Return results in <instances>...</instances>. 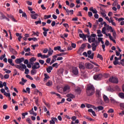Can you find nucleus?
Returning <instances> with one entry per match:
<instances>
[{
    "label": "nucleus",
    "mask_w": 124,
    "mask_h": 124,
    "mask_svg": "<svg viewBox=\"0 0 124 124\" xmlns=\"http://www.w3.org/2000/svg\"><path fill=\"white\" fill-rule=\"evenodd\" d=\"M94 93H95L94 87H93V85H88L86 89L87 95L88 96H92V95H93V94H94Z\"/></svg>",
    "instance_id": "1"
},
{
    "label": "nucleus",
    "mask_w": 124,
    "mask_h": 124,
    "mask_svg": "<svg viewBox=\"0 0 124 124\" xmlns=\"http://www.w3.org/2000/svg\"><path fill=\"white\" fill-rule=\"evenodd\" d=\"M109 81L111 82V83H113L114 84H118L119 83V81L118 80V78L116 77H111L109 78Z\"/></svg>",
    "instance_id": "2"
},
{
    "label": "nucleus",
    "mask_w": 124,
    "mask_h": 124,
    "mask_svg": "<svg viewBox=\"0 0 124 124\" xmlns=\"http://www.w3.org/2000/svg\"><path fill=\"white\" fill-rule=\"evenodd\" d=\"M93 79L94 80H97V81H98L99 80H101L103 76L101 74H99L97 75H94L93 76Z\"/></svg>",
    "instance_id": "3"
},
{
    "label": "nucleus",
    "mask_w": 124,
    "mask_h": 124,
    "mask_svg": "<svg viewBox=\"0 0 124 124\" xmlns=\"http://www.w3.org/2000/svg\"><path fill=\"white\" fill-rule=\"evenodd\" d=\"M38 68H40L39 62H36L34 63V65L32 64V69H38Z\"/></svg>",
    "instance_id": "4"
},
{
    "label": "nucleus",
    "mask_w": 124,
    "mask_h": 124,
    "mask_svg": "<svg viewBox=\"0 0 124 124\" xmlns=\"http://www.w3.org/2000/svg\"><path fill=\"white\" fill-rule=\"evenodd\" d=\"M87 55H88V58L91 59V60L93 59V56H94V53H92V50H88L87 51Z\"/></svg>",
    "instance_id": "5"
},
{
    "label": "nucleus",
    "mask_w": 124,
    "mask_h": 124,
    "mask_svg": "<svg viewBox=\"0 0 124 124\" xmlns=\"http://www.w3.org/2000/svg\"><path fill=\"white\" fill-rule=\"evenodd\" d=\"M20 65H22V67L23 69H25V74H29L30 73V70H29V69H27V66H26V65L21 63Z\"/></svg>",
    "instance_id": "6"
},
{
    "label": "nucleus",
    "mask_w": 124,
    "mask_h": 124,
    "mask_svg": "<svg viewBox=\"0 0 124 124\" xmlns=\"http://www.w3.org/2000/svg\"><path fill=\"white\" fill-rule=\"evenodd\" d=\"M25 61V58L24 57L16 59L15 61V62L17 64H19V63H21V62H23Z\"/></svg>",
    "instance_id": "7"
},
{
    "label": "nucleus",
    "mask_w": 124,
    "mask_h": 124,
    "mask_svg": "<svg viewBox=\"0 0 124 124\" xmlns=\"http://www.w3.org/2000/svg\"><path fill=\"white\" fill-rule=\"evenodd\" d=\"M72 73L74 75H78L79 74V72L78 71V69L76 67H74L72 69Z\"/></svg>",
    "instance_id": "8"
},
{
    "label": "nucleus",
    "mask_w": 124,
    "mask_h": 124,
    "mask_svg": "<svg viewBox=\"0 0 124 124\" xmlns=\"http://www.w3.org/2000/svg\"><path fill=\"white\" fill-rule=\"evenodd\" d=\"M85 67L87 68V69H93V65L91 63H85Z\"/></svg>",
    "instance_id": "9"
},
{
    "label": "nucleus",
    "mask_w": 124,
    "mask_h": 124,
    "mask_svg": "<svg viewBox=\"0 0 124 124\" xmlns=\"http://www.w3.org/2000/svg\"><path fill=\"white\" fill-rule=\"evenodd\" d=\"M103 98L105 103H109L110 100H109V98H108V97L106 96V95L104 94L103 96Z\"/></svg>",
    "instance_id": "10"
},
{
    "label": "nucleus",
    "mask_w": 124,
    "mask_h": 124,
    "mask_svg": "<svg viewBox=\"0 0 124 124\" xmlns=\"http://www.w3.org/2000/svg\"><path fill=\"white\" fill-rule=\"evenodd\" d=\"M95 94L96 97H98V98H100V97H101V92L100 90H96Z\"/></svg>",
    "instance_id": "11"
},
{
    "label": "nucleus",
    "mask_w": 124,
    "mask_h": 124,
    "mask_svg": "<svg viewBox=\"0 0 124 124\" xmlns=\"http://www.w3.org/2000/svg\"><path fill=\"white\" fill-rule=\"evenodd\" d=\"M70 89V87L68 85H66L64 87L63 89V91L64 93H65L66 92H68L69 90Z\"/></svg>",
    "instance_id": "12"
},
{
    "label": "nucleus",
    "mask_w": 124,
    "mask_h": 124,
    "mask_svg": "<svg viewBox=\"0 0 124 124\" xmlns=\"http://www.w3.org/2000/svg\"><path fill=\"white\" fill-rule=\"evenodd\" d=\"M75 92L78 94H80L81 93H82V89L80 87H78L77 89H75Z\"/></svg>",
    "instance_id": "13"
},
{
    "label": "nucleus",
    "mask_w": 124,
    "mask_h": 124,
    "mask_svg": "<svg viewBox=\"0 0 124 124\" xmlns=\"http://www.w3.org/2000/svg\"><path fill=\"white\" fill-rule=\"evenodd\" d=\"M21 81H20V82H19V84H20V85H25V83H26V82L28 81V80L25 79L24 78H21Z\"/></svg>",
    "instance_id": "14"
},
{
    "label": "nucleus",
    "mask_w": 124,
    "mask_h": 124,
    "mask_svg": "<svg viewBox=\"0 0 124 124\" xmlns=\"http://www.w3.org/2000/svg\"><path fill=\"white\" fill-rule=\"evenodd\" d=\"M52 70H53V67H52L51 66H49L46 68V71L47 73H51Z\"/></svg>",
    "instance_id": "15"
},
{
    "label": "nucleus",
    "mask_w": 124,
    "mask_h": 124,
    "mask_svg": "<svg viewBox=\"0 0 124 124\" xmlns=\"http://www.w3.org/2000/svg\"><path fill=\"white\" fill-rule=\"evenodd\" d=\"M35 61H36V59L34 57H32L30 59L29 63H30V64H33L32 62H35Z\"/></svg>",
    "instance_id": "16"
},
{
    "label": "nucleus",
    "mask_w": 124,
    "mask_h": 124,
    "mask_svg": "<svg viewBox=\"0 0 124 124\" xmlns=\"http://www.w3.org/2000/svg\"><path fill=\"white\" fill-rule=\"evenodd\" d=\"M31 18H32V19H37V17L38 16V14H33V15H31Z\"/></svg>",
    "instance_id": "17"
},
{
    "label": "nucleus",
    "mask_w": 124,
    "mask_h": 124,
    "mask_svg": "<svg viewBox=\"0 0 124 124\" xmlns=\"http://www.w3.org/2000/svg\"><path fill=\"white\" fill-rule=\"evenodd\" d=\"M13 61L12 60V59H8V62H9V63H10V64H11V65H12V66H14L15 64H14V63H13Z\"/></svg>",
    "instance_id": "18"
},
{
    "label": "nucleus",
    "mask_w": 124,
    "mask_h": 124,
    "mask_svg": "<svg viewBox=\"0 0 124 124\" xmlns=\"http://www.w3.org/2000/svg\"><path fill=\"white\" fill-rule=\"evenodd\" d=\"M118 96L122 99H124V93H119Z\"/></svg>",
    "instance_id": "19"
},
{
    "label": "nucleus",
    "mask_w": 124,
    "mask_h": 124,
    "mask_svg": "<svg viewBox=\"0 0 124 124\" xmlns=\"http://www.w3.org/2000/svg\"><path fill=\"white\" fill-rule=\"evenodd\" d=\"M10 51L11 52V53H12V54H13V55H17V51H16V50H15V49L14 48H11Z\"/></svg>",
    "instance_id": "20"
},
{
    "label": "nucleus",
    "mask_w": 124,
    "mask_h": 124,
    "mask_svg": "<svg viewBox=\"0 0 124 124\" xmlns=\"http://www.w3.org/2000/svg\"><path fill=\"white\" fill-rule=\"evenodd\" d=\"M84 118H85L87 120H88L89 121H90V122H93V121H94V120L91 118V117H90L89 116H84Z\"/></svg>",
    "instance_id": "21"
},
{
    "label": "nucleus",
    "mask_w": 124,
    "mask_h": 124,
    "mask_svg": "<svg viewBox=\"0 0 124 124\" xmlns=\"http://www.w3.org/2000/svg\"><path fill=\"white\" fill-rule=\"evenodd\" d=\"M67 97H69L70 98H75V95L73 94L69 93L67 94Z\"/></svg>",
    "instance_id": "22"
},
{
    "label": "nucleus",
    "mask_w": 124,
    "mask_h": 124,
    "mask_svg": "<svg viewBox=\"0 0 124 124\" xmlns=\"http://www.w3.org/2000/svg\"><path fill=\"white\" fill-rule=\"evenodd\" d=\"M14 66H15L16 68L19 69V70L23 71V67H22V66H20V65H15Z\"/></svg>",
    "instance_id": "23"
},
{
    "label": "nucleus",
    "mask_w": 124,
    "mask_h": 124,
    "mask_svg": "<svg viewBox=\"0 0 124 124\" xmlns=\"http://www.w3.org/2000/svg\"><path fill=\"white\" fill-rule=\"evenodd\" d=\"M53 52H54V51H53V50L51 49V48H50L48 49V56H52V55H53Z\"/></svg>",
    "instance_id": "24"
},
{
    "label": "nucleus",
    "mask_w": 124,
    "mask_h": 124,
    "mask_svg": "<svg viewBox=\"0 0 124 124\" xmlns=\"http://www.w3.org/2000/svg\"><path fill=\"white\" fill-rule=\"evenodd\" d=\"M45 78H44V81L45 82L47 79H50V77L47 75V74H44Z\"/></svg>",
    "instance_id": "25"
},
{
    "label": "nucleus",
    "mask_w": 124,
    "mask_h": 124,
    "mask_svg": "<svg viewBox=\"0 0 124 124\" xmlns=\"http://www.w3.org/2000/svg\"><path fill=\"white\" fill-rule=\"evenodd\" d=\"M46 86H47V87H51L52 85H53V83L52 82V81H48L46 84Z\"/></svg>",
    "instance_id": "26"
},
{
    "label": "nucleus",
    "mask_w": 124,
    "mask_h": 124,
    "mask_svg": "<svg viewBox=\"0 0 124 124\" xmlns=\"http://www.w3.org/2000/svg\"><path fill=\"white\" fill-rule=\"evenodd\" d=\"M97 58L98 59H100V60H101V61H103V57H102V55H101L99 54H97Z\"/></svg>",
    "instance_id": "27"
},
{
    "label": "nucleus",
    "mask_w": 124,
    "mask_h": 124,
    "mask_svg": "<svg viewBox=\"0 0 124 124\" xmlns=\"http://www.w3.org/2000/svg\"><path fill=\"white\" fill-rule=\"evenodd\" d=\"M31 75H34V74H36V70L35 69H32L31 71Z\"/></svg>",
    "instance_id": "28"
},
{
    "label": "nucleus",
    "mask_w": 124,
    "mask_h": 124,
    "mask_svg": "<svg viewBox=\"0 0 124 124\" xmlns=\"http://www.w3.org/2000/svg\"><path fill=\"white\" fill-rule=\"evenodd\" d=\"M79 36L80 37V38H86V35H85L84 33L79 34Z\"/></svg>",
    "instance_id": "29"
},
{
    "label": "nucleus",
    "mask_w": 124,
    "mask_h": 124,
    "mask_svg": "<svg viewBox=\"0 0 124 124\" xmlns=\"http://www.w3.org/2000/svg\"><path fill=\"white\" fill-rule=\"evenodd\" d=\"M9 18H10V19H12V21H13V22H17V20H16V19L14 18L13 16L10 15Z\"/></svg>",
    "instance_id": "30"
},
{
    "label": "nucleus",
    "mask_w": 124,
    "mask_h": 124,
    "mask_svg": "<svg viewBox=\"0 0 124 124\" xmlns=\"http://www.w3.org/2000/svg\"><path fill=\"white\" fill-rule=\"evenodd\" d=\"M26 122L28 123L29 124H32V123H31V118H28L26 119Z\"/></svg>",
    "instance_id": "31"
},
{
    "label": "nucleus",
    "mask_w": 124,
    "mask_h": 124,
    "mask_svg": "<svg viewBox=\"0 0 124 124\" xmlns=\"http://www.w3.org/2000/svg\"><path fill=\"white\" fill-rule=\"evenodd\" d=\"M106 27H104L102 28V32L104 34H106Z\"/></svg>",
    "instance_id": "32"
},
{
    "label": "nucleus",
    "mask_w": 124,
    "mask_h": 124,
    "mask_svg": "<svg viewBox=\"0 0 124 124\" xmlns=\"http://www.w3.org/2000/svg\"><path fill=\"white\" fill-rule=\"evenodd\" d=\"M51 16V15H49L48 16L45 15L44 16V19H45V20H46V19H50Z\"/></svg>",
    "instance_id": "33"
},
{
    "label": "nucleus",
    "mask_w": 124,
    "mask_h": 124,
    "mask_svg": "<svg viewBox=\"0 0 124 124\" xmlns=\"http://www.w3.org/2000/svg\"><path fill=\"white\" fill-rule=\"evenodd\" d=\"M79 68L80 69H85V68H86V67H85V66H84L83 64H80L79 65Z\"/></svg>",
    "instance_id": "34"
},
{
    "label": "nucleus",
    "mask_w": 124,
    "mask_h": 124,
    "mask_svg": "<svg viewBox=\"0 0 124 124\" xmlns=\"http://www.w3.org/2000/svg\"><path fill=\"white\" fill-rule=\"evenodd\" d=\"M60 49H61L60 46H56L54 48V51H57V50H58V51H60Z\"/></svg>",
    "instance_id": "35"
},
{
    "label": "nucleus",
    "mask_w": 124,
    "mask_h": 124,
    "mask_svg": "<svg viewBox=\"0 0 124 124\" xmlns=\"http://www.w3.org/2000/svg\"><path fill=\"white\" fill-rule=\"evenodd\" d=\"M103 109H104V107H103V106H100L98 107V111H101L103 110Z\"/></svg>",
    "instance_id": "36"
},
{
    "label": "nucleus",
    "mask_w": 124,
    "mask_h": 124,
    "mask_svg": "<svg viewBox=\"0 0 124 124\" xmlns=\"http://www.w3.org/2000/svg\"><path fill=\"white\" fill-rule=\"evenodd\" d=\"M1 16H0V20H3V19H5V18H6V16H4V15H3V14H1Z\"/></svg>",
    "instance_id": "37"
},
{
    "label": "nucleus",
    "mask_w": 124,
    "mask_h": 124,
    "mask_svg": "<svg viewBox=\"0 0 124 124\" xmlns=\"http://www.w3.org/2000/svg\"><path fill=\"white\" fill-rule=\"evenodd\" d=\"M108 92H110L111 93H113L114 92V89L110 87L108 88Z\"/></svg>",
    "instance_id": "38"
},
{
    "label": "nucleus",
    "mask_w": 124,
    "mask_h": 124,
    "mask_svg": "<svg viewBox=\"0 0 124 124\" xmlns=\"http://www.w3.org/2000/svg\"><path fill=\"white\" fill-rule=\"evenodd\" d=\"M26 77L27 78H28V79H30V80H31V81H32V80H33V78H32V77H31V76H30L29 75H27L26 76Z\"/></svg>",
    "instance_id": "39"
},
{
    "label": "nucleus",
    "mask_w": 124,
    "mask_h": 124,
    "mask_svg": "<svg viewBox=\"0 0 124 124\" xmlns=\"http://www.w3.org/2000/svg\"><path fill=\"white\" fill-rule=\"evenodd\" d=\"M50 124H55V122L54 121V117L51 118V120L49 121Z\"/></svg>",
    "instance_id": "40"
},
{
    "label": "nucleus",
    "mask_w": 124,
    "mask_h": 124,
    "mask_svg": "<svg viewBox=\"0 0 124 124\" xmlns=\"http://www.w3.org/2000/svg\"><path fill=\"white\" fill-rule=\"evenodd\" d=\"M35 25H38V24H41V19L39 18V20L37 21H35Z\"/></svg>",
    "instance_id": "41"
},
{
    "label": "nucleus",
    "mask_w": 124,
    "mask_h": 124,
    "mask_svg": "<svg viewBox=\"0 0 124 124\" xmlns=\"http://www.w3.org/2000/svg\"><path fill=\"white\" fill-rule=\"evenodd\" d=\"M4 95H5L6 97H10V96H11L10 93H7L6 92L4 93Z\"/></svg>",
    "instance_id": "42"
},
{
    "label": "nucleus",
    "mask_w": 124,
    "mask_h": 124,
    "mask_svg": "<svg viewBox=\"0 0 124 124\" xmlns=\"http://www.w3.org/2000/svg\"><path fill=\"white\" fill-rule=\"evenodd\" d=\"M110 23H111L112 26H116V23L114 22V20L112 19V17H110Z\"/></svg>",
    "instance_id": "43"
},
{
    "label": "nucleus",
    "mask_w": 124,
    "mask_h": 124,
    "mask_svg": "<svg viewBox=\"0 0 124 124\" xmlns=\"http://www.w3.org/2000/svg\"><path fill=\"white\" fill-rule=\"evenodd\" d=\"M31 46L32 47L33 50H35V47H38V44H36L34 45H32Z\"/></svg>",
    "instance_id": "44"
},
{
    "label": "nucleus",
    "mask_w": 124,
    "mask_h": 124,
    "mask_svg": "<svg viewBox=\"0 0 124 124\" xmlns=\"http://www.w3.org/2000/svg\"><path fill=\"white\" fill-rule=\"evenodd\" d=\"M17 73H18V71H17V70L14 69L13 76H16Z\"/></svg>",
    "instance_id": "45"
},
{
    "label": "nucleus",
    "mask_w": 124,
    "mask_h": 124,
    "mask_svg": "<svg viewBox=\"0 0 124 124\" xmlns=\"http://www.w3.org/2000/svg\"><path fill=\"white\" fill-rule=\"evenodd\" d=\"M4 58H5V54H4L3 55H1L0 57V60L1 61H2V60H3V59H4Z\"/></svg>",
    "instance_id": "46"
},
{
    "label": "nucleus",
    "mask_w": 124,
    "mask_h": 124,
    "mask_svg": "<svg viewBox=\"0 0 124 124\" xmlns=\"http://www.w3.org/2000/svg\"><path fill=\"white\" fill-rule=\"evenodd\" d=\"M85 47H86V44H83L81 45V47L79 48V50H80V49H85Z\"/></svg>",
    "instance_id": "47"
},
{
    "label": "nucleus",
    "mask_w": 124,
    "mask_h": 124,
    "mask_svg": "<svg viewBox=\"0 0 124 124\" xmlns=\"http://www.w3.org/2000/svg\"><path fill=\"white\" fill-rule=\"evenodd\" d=\"M24 50L25 52H30L31 51V48L30 47H28L27 49H26V48H24Z\"/></svg>",
    "instance_id": "48"
},
{
    "label": "nucleus",
    "mask_w": 124,
    "mask_h": 124,
    "mask_svg": "<svg viewBox=\"0 0 124 124\" xmlns=\"http://www.w3.org/2000/svg\"><path fill=\"white\" fill-rule=\"evenodd\" d=\"M39 62L40 63H41L42 64V65L44 64L45 62H44V60H39Z\"/></svg>",
    "instance_id": "49"
},
{
    "label": "nucleus",
    "mask_w": 124,
    "mask_h": 124,
    "mask_svg": "<svg viewBox=\"0 0 124 124\" xmlns=\"http://www.w3.org/2000/svg\"><path fill=\"white\" fill-rule=\"evenodd\" d=\"M108 113H114V109L112 108H110L108 111Z\"/></svg>",
    "instance_id": "50"
},
{
    "label": "nucleus",
    "mask_w": 124,
    "mask_h": 124,
    "mask_svg": "<svg viewBox=\"0 0 124 124\" xmlns=\"http://www.w3.org/2000/svg\"><path fill=\"white\" fill-rule=\"evenodd\" d=\"M26 92H28V93H31V89L29 87L26 88Z\"/></svg>",
    "instance_id": "51"
},
{
    "label": "nucleus",
    "mask_w": 124,
    "mask_h": 124,
    "mask_svg": "<svg viewBox=\"0 0 124 124\" xmlns=\"http://www.w3.org/2000/svg\"><path fill=\"white\" fill-rule=\"evenodd\" d=\"M34 112V111H33V108H32L30 111L29 113L30 115H33V113Z\"/></svg>",
    "instance_id": "52"
},
{
    "label": "nucleus",
    "mask_w": 124,
    "mask_h": 124,
    "mask_svg": "<svg viewBox=\"0 0 124 124\" xmlns=\"http://www.w3.org/2000/svg\"><path fill=\"white\" fill-rule=\"evenodd\" d=\"M4 79H8V78H9V75L8 74L5 75L4 76Z\"/></svg>",
    "instance_id": "53"
},
{
    "label": "nucleus",
    "mask_w": 124,
    "mask_h": 124,
    "mask_svg": "<svg viewBox=\"0 0 124 124\" xmlns=\"http://www.w3.org/2000/svg\"><path fill=\"white\" fill-rule=\"evenodd\" d=\"M56 61H57V59H52L51 62H50V64H52V63H54V62H55Z\"/></svg>",
    "instance_id": "54"
},
{
    "label": "nucleus",
    "mask_w": 124,
    "mask_h": 124,
    "mask_svg": "<svg viewBox=\"0 0 124 124\" xmlns=\"http://www.w3.org/2000/svg\"><path fill=\"white\" fill-rule=\"evenodd\" d=\"M0 92H1V93H4H4H6V92H5V90L4 89H3V88H2V89H1L0 90Z\"/></svg>",
    "instance_id": "55"
},
{
    "label": "nucleus",
    "mask_w": 124,
    "mask_h": 124,
    "mask_svg": "<svg viewBox=\"0 0 124 124\" xmlns=\"http://www.w3.org/2000/svg\"><path fill=\"white\" fill-rule=\"evenodd\" d=\"M32 33H33V34H34V35H37V36H39V32H37L35 33V32L33 31Z\"/></svg>",
    "instance_id": "56"
},
{
    "label": "nucleus",
    "mask_w": 124,
    "mask_h": 124,
    "mask_svg": "<svg viewBox=\"0 0 124 124\" xmlns=\"http://www.w3.org/2000/svg\"><path fill=\"white\" fill-rule=\"evenodd\" d=\"M110 100L111 103H115L116 102V100H115V99H114L112 98H111Z\"/></svg>",
    "instance_id": "57"
},
{
    "label": "nucleus",
    "mask_w": 124,
    "mask_h": 124,
    "mask_svg": "<svg viewBox=\"0 0 124 124\" xmlns=\"http://www.w3.org/2000/svg\"><path fill=\"white\" fill-rule=\"evenodd\" d=\"M94 18H95V19H98V17H99V16H98V14H95V15H94Z\"/></svg>",
    "instance_id": "58"
},
{
    "label": "nucleus",
    "mask_w": 124,
    "mask_h": 124,
    "mask_svg": "<svg viewBox=\"0 0 124 124\" xmlns=\"http://www.w3.org/2000/svg\"><path fill=\"white\" fill-rule=\"evenodd\" d=\"M51 62V58H47L46 61V63H49Z\"/></svg>",
    "instance_id": "59"
},
{
    "label": "nucleus",
    "mask_w": 124,
    "mask_h": 124,
    "mask_svg": "<svg viewBox=\"0 0 124 124\" xmlns=\"http://www.w3.org/2000/svg\"><path fill=\"white\" fill-rule=\"evenodd\" d=\"M26 2L28 5H32V2L30 1H26Z\"/></svg>",
    "instance_id": "60"
},
{
    "label": "nucleus",
    "mask_w": 124,
    "mask_h": 124,
    "mask_svg": "<svg viewBox=\"0 0 124 124\" xmlns=\"http://www.w3.org/2000/svg\"><path fill=\"white\" fill-rule=\"evenodd\" d=\"M71 46L72 48H76V44L72 43Z\"/></svg>",
    "instance_id": "61"
},
{
    "label": "nucleus",
    "mask_w": 124,
    "mask_h": 124,
    "mask_svg": "<svg viewBox=\"0 0 124 124\" xmlns=\"http://www.w3.org/2000/svg\"><path fill=\"white\" fill-rule=\"evenodd\" d=\"M71 119H72V121H76L77 117H76V116H74L72 117Z\"/></svg>",
    "instance_id": "62"
},
{
    "label": "nucleus",
    "mask_w": 124,
    "mask_h": 124,
    "mask_svg": "<svg viewBox=\"0 0 124 124\" xmlns=\"http://www.w3.org/2000/svg\"><path fill=\"white\" fill-rule=\"evenodd\" d=\"M88 16H89L90 17H92L93 16V13H92V12H89Z\"/></svg>",
    "instance_id": "63"
},
{
    "label": "nucleus",
    "mask_w": 124,
    "mask_h": 124,
    "mask_svg": "<svg viewBox=\"0 0 124 124\" xmlns=\"http://www.w3.org/2000/svg\"><path fill=\"white\" fill-rule=\"evenodd\" d=\"M120 106L121 108H123V109H124V103H121L120 104Z\"/></svg>",
    "instance_id": "64"
}]
</instances>
